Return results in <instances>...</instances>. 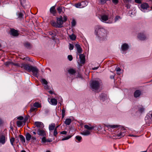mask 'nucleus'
I'll return each instance as SVG.
<instances>
[{
  "label": "nucleus",
  "instance_id": "24",
  "mask_svg": "<svg viewBox=\"0 0 152 152\" xmlns=\"http://www.w3.org/2000/svg\"><path fill=\"white\" fill-rule=\"evenodd\" d=\"M24 46L28 49H30L31 48V45L28 42H26L24 44Z\"/></svg>",
  "mask_w": 152,
  "mask_h": 152
},
{
  "label": "nucleus",
  "instance_id": "41",
  "mask_svg": "<svg viewBox=\"0 0 152 152\" xmlns=\"http://www.w3.org/2000/svg\"><path fill=\"white\" fill-rule=\"evenodd\" d=\"M74 48V45L72 44H71V43L69 44V49L70 50H72Z\"/></svg>",
  "mask_w": 152,
  "mask_h": 152
},
{
  "label": "nucleus",
  "instance_id": "2",
  "mask_svg": "<svg viewBox=\"0 0 152 152\" xmlns=\"http://www.w3.org/2000/svg\"><path fill=\"white\" fill-rule=\"evenodd\" d=\"M21 67L29 72L31 71L34 76L38 77L39 70L36 66H33L29 64L22 63Z\"/></svg>",
  "mask_w": 152,
  "mask_h": 152
},
{
  "label": "nucleus",
  "instance_id": "12",
  "mask_svg": "<svg viewBox=\"0 0 152 152\" xmlns=\"http://www.w3.org/2000/svg\"><path fill=\"white\" fill-rule=\"evenodd\" d=\"M121 48L123 51H125L129 48V46L126 43H124L122 45Z\"/></svg>",
  "mask_w": 152,
  "mask_h": 152
},
{
  "label": "nucleus",
  "instance_id": "20",
  "mask_svg": "<svg viewBox=\"0 0 152 152\" xmlns=\"http://www.w3.org/2000/svg\"><path fill=\"white\" fill-rule=\"evenodd\" d=\"M72 122L71 119L70 118L66 119L64 121L65 124L66 125H69Z\"/></svg>",
  "mask_w": 152,
  "mask_h": 152
},
{
  "label": "nucleus",
  "instance_id": "40",
  "mask_svg": "<svg viewBox=\"0 0 152 152\" xmlns=\"http://www.w3.org/2000/svg\"><path fill=\"white\" fill-rule=\"evenodd\" d=\"M75 6L77 8H81V4L80 3H78L75 4Z\"/></svg>",
  "mask_w": 152,
  "mask_h": 152
},
{
  "label": "nucleus",
  "instance_id": "44",
  "mask_svg": "<svg viewBox=\"0 0 152 152\" xmlns=\"http://www.w3.org/2000/svg\"><path fill=\"white\" fill-rule=\"evenodd\" d=\"M105 96L106 95H104L103 94H101L100 96L101 99L102 100V101H104V99H103V97H105Z\"/></svg>",
  "mask_w": 152,
  "mask_h": 152
},
{
  "label": "nucleus",
  "instance_id": "47",
  "mask_svg": "<svg viewBox=\"0 0 152 152\" xmlns=\"http://www.w3.org/2000/svg\"><path fill=\"white\" fill-rule=\"evenodd\" d=\"M12 62L7 61L5 63V65L6 66H8L10 64L12 65Z\"/></svg>",
  "mask_w": 152,
  "mask_h": 152
},
{
  "label": "nucleus",
  "instance_id": "23",
  "mask_svg": "<svg viewBox=\"0 0 152 152\" xmlns=\"http://www.w3.org/2000/svg\"><path fill=\"white\" fill-rule=\"evenodd\" d=\"M91 133L90 132L89 130H86L85 132H81V134L84 135H88Z\"/></svg>",
  "mask_w": 152,
  "mask_h": 152
},
{
  "label": "nucleus",
  "instance_id": "4",
  "mask_svg": "<svg viewBox=\"0 0 152 152\" xmlns=\"http://www.w3.org/2000/svg\"><path fill=\"white\" fill-rule=\"evenodd\" d=\"M149 7L148 4L146 3H143L140 5L139 8L142 11L144 12L145 10H147Z\"/></svg>",
  "mask_w": 152,
  "mask_h": 152
},
{
  "label": "nucleus",
  "instance_id": "8",
  "mask_svg": "<svg viewBox=\"0 0 152 152\" xmlns=\"http://www.w3.org/2000/svg\"><path fill=\"white\" fill-rule=\"evenodd\" d=\"M75 48L77 50V53L80 54L82 53V49L80 45L78 44H76L75 45Z\"/></svg>",
  "mask_w": 152,
  "mask_h": 152
},
{
  "label": "nucleus",
  "instance_id": "27",
  "mask_svg": "<svg viewBox=\"0 0 152 152\" xmlns=\"http://www.w3.org/2000/svg\"><path fill=\"white\" fill-rule=\"evenodd\" d=\"M20 141L22 143H24L25 142V137L22 135H20L19 136Z\"/></svg>",
  "mask_w": 152,
  "mask_h": 152
},
{
  "label": "nucleus",
  "instance_id": "13",
  "mask_svg": "<svg viewBox=\"0 0 152 152\" xmlns=\"http://www.w3.org/2000/svg\"><path fill=\"white\" fill-rule=\"evenodd\" d=\"M79 56L81 63L82 64H84L85 60V56L83 54H81L79 55Z\"/></svg>",
  "mask_w": 152,
  "mask_h": 152
},
{
  "label": "nucleus",
  "instance_id": "46",
  "mask_svg": "<svg viewBox=\"0 0 152 152\" xmlns=\"http://www.w3.org/2000/svg\"><path fill=\"white\" fill-rule=\"evenodd\" d=\"M57 134H58V132L57 131L56 129H55L54 130V131L53 135L55 136L56 137V136L57 135Z\"/></svg>",
  "mask_w": 152,
  "mask_h": 152
},
{
  "label": "nucleus",
  "instance_id": "31",
  "mask_svg": "<svg viewBox=\"0 0 152 152\" xmlns=\"http://www.w3.org/2000/svg\"><path fill=\"white\" fill-rule=\"evenodd\" d=\"M69 37L72 40H75L76 38V36L73 34L69 35Z\"/></svg>",
  "mask_w": 152,
  "mask_h": 152
},
{
  "label": "nucleus",
  "instance_id": "15",
  "mask_svg": "<svg viewBox=\"0 0 152 152\" xmlns=\"http://www.w3.org/2000/svg\"><path fill=\"white\" fill-rule=\"evenodd\" d=\"M141 91L140 90L136 91L134 93V97L137 98L141 94Z\"/></svg>",
  "mask_w": 152,
  "mask_h": 152
},
{
  "label": "nucleus",
  "instance_id": "10",
  "mask_svg": "<svg viewBox=\"0 0 152 152\" xmlns=\"http://www.w3.org/2000/svg\"><path fill=\"white\" fill-rule=\"evenodd\" d=\"M34 125L38 129H42L44 126L43 124L40 122H36L34 123Z\"/></svg>",
  "mask_w": 152,
  "mask_h": 152
},
{
  "label": "nucleus",
  "instance_id": "29",
  "mask_svg": "<svg viewBox=\"0 0 152 152\" xmlns=\"http://www.w3.org/2000/svg\"><path fill=\"white\" fill-rule=\"evenodd\" d=\"M52 25L54 27L60 28V26L58 25L57 22L56 23L55 22H53L52 23Z\"/></svg>",
  "mask_w": 152,
  "mask_h": 152
},
{
  "label": "nucleus",
  "instance_id": "57",
  "mask_svg": "<svg viewBox=\"0 0 152 152\" xmlns=\"http://www.w3.org/2000/svg\"><path fill=\"white\" fill-rule=\"evenodd\" d=\"M62 114L65 115V110L64 108H63L62 109Z\"/></svg>",
  "mask_w": 152,
  "mask_h": 152
},
{
  "label": "nucleus",
  "instance_id": "61",
  "mask_svg": "<svg viewBox=\"0 0 152 152\" xmlns=\"http://www.w3.org/2000/svg\"><path fill=\"white\" fill-rule=\"evenodd\" d=\"M52 142V140H51L46 139V142Z\"/></svg>",
  "mask_w": 152,
  "mask_h": 152
},
{
  "label": "nucleus",
  "instance_id": "3",
  "mask_svg": "<svg viewBox=\"0 0 152 152\" xmlns=\"http://www.w3.org/2000/svg\"><path fill=\"white\" fill-rule=\"evenodd\" d=\"M101 83L102 81L100 80H92L91 81L90 86L94 90H97L99 88Z\"/></svg>",
  "mask_w": 152,
  "mask_h": 152
},
{
  "label": "nucleus",
  "instance_id": "30",
  "mask_svg": "<svg viewBox=\"0 0 152 152\" xmlns=\"http://www.w3.org/2000/svg\"><path fill=\"white\" fill-rule=\"evenodd\" d=\"M17 124L18 127H21L22 126L23 123L22 121H18L17 122Z\"/></svg>",
  "mask_w": 152,
  "mask_h": 152
},
{
  "label": "nucleus",
  "instance_id": "36",
  "mask_svg": "<svg viewBox=\"0 0 152 152\" xmlns=\"http://www.w3.org/2000/svg\"><path fill=\"white\" fill-rule=\"evenodd\" d=\"M15 141V138L14 137H11L10 139V142L11 145H14L13 142Z\"/></svg>",
  "mask_w": 152,
  "mask_h": 152
},
{
  "label": "nucleus",
  "instance_id": "38",
  "mask_svg": "<svg viewBox=\"0 0 152 152\" xmlns=\"http://www.w3.org/2000/svg\"><path fill=\"white\" fill-rule=\"evenodd\" d=\"M12 65H14L15 66H16L17 67H21V65H20L18 63H13V62H12Z\"/></svg>",
  "mask_w": 152,
  "mask_h": 152
},
{
  "label": "nucleus",
  "instance_id": "6",
  "mask_svg": "<svg viewBox=\"0 0 152 152\" xmlns=\"http://www.w3.org/2000/svg\"><path fill=\"white\" fill-rule=\"evenodd\" d=\"M109 15L108 14H103L101 15L100 20L103 22H104L108 20Z\"/></svg>",
  "mask_w": 152,
  "mask_h": 152
},
{
  "label": "nucleus",
  "instance_id": "64",
  "mask_svg": "<svg viewBox=\"0 0 152 152\" xmlns=\"http://www.w3.org/2000/svg\"><path fill=\"white\" fill-rule=\"evenodd\" d=\"M126 7L127 8V9L129 8H130V6H129L128 4H126Z\"/></svg>",
  "mask_w": 152,
  "mask_h": 152
},
{
  "label": "nucleus",
  "instance_id": "34",
  "mask_svg": "<svg viewBox=\"0 0 152 152\" xmlns=\"http://www.w3.org/2000/svg\"><path fill=\"white\" fill-rule=\"evenodd\" d=\"M121 19V17L118 15L116 16L115 18V22H116Z\"/></svg>",
  "mask_w": 152,
  "mask_h": 152
},
{
  "label": "nucleus",
  "instance_id": "33",
  "mask_svg": "<svg viewBox=\"0 0 152 152\" xmlns=\"http://www.w3.org/2000/svg\"><path fill=\"white\" fill-rule=\"evenodd\" d=\"M41 82L42 83L45 85H47L48 83L47 81L44 78H42L41 79Z\"/></svg>",
  "mask_w": 152,
  "mask_h": 152
},
{
  "label": "nucleus",
  "instance_id": "28",
  "mask_svg": "<svg viewBox=\"0 0 152 152\" xmlns=\"http://www.w3.org/2000/svg\"><path fill=\"white\" fill-rule=\"evenodd\" d=\"M33 105L34 107H36L37 108H39L41 107V104L37 102H35L34 103Z\"/></svg>",
  "mask_w": 152,
  "mask_h": 152
},
{
  "label": "nucleus",
  "instance_id": "5",
  "mask_svg": "<svg viewBox=\"0 0 152 152\" xmlns=\"http://www.w3.org/2000/svg\"><path fill=\"white\" fill-rule=\"evenodd\" d=\"M10 34L14 37H17L18 36L19 34L18 31L14 28L11 29L10 31Z\"/></svg>",
  "mask_w": 152,
  "mask_h": 152
},
{
  "label": "nucleus",
  "instance_id": "37",
  "mask_svg": "<svg viewBox=\"0 0 152 152\" xmlns=\"http://www.w3.org/2000/svg\"><path fill=\"white\" fill-rule=\"evenodd\" d=\"M71 136H66L63 138L62 139V140H67L69 139L70 138H71Z\"/></svg>",
  "mask_w": 152,
  "mask_h": 152
},
{
  "label": "nucleus",
  "instance_id": "62",
  "mask_svg": "<svg viewBox=\"0 0 152 152\" xmlns=\"http://www.w3.org/2000/svg\"><path fill=\"white\" fill-rule=\"evenodd\" d=\"M25 58L27 60H28V61H31L30 59L29 58H28V57H27V58H25L23 59H25Z\"/></svg>",
  "mask_w": 152,
  "mask_h": 152
},
{
  "label": "nucleus",
  "instance_id": "32",
  "mask_svg": "<svg viewBox=\"0 0 152 152\" xmlns=\"http://www.w3.org/2000/svg\"><path fill=\"white\" fill-rule=\"evenodd\" d=\"M118 126L117 125H108L107 126V127H109L111 128H112L113 129L115 128H118Z\"/></svg>",
  "mask_w": 152,
  "mask_h": 152
},
{
  "label": "nucleus",
  "instance_id": "25",
  "mask_svg": "<svg viewBox=\"0 0 152 152\" xmlns=\"http://www.w3.org/2000/svg\"><path fill=\"white\" fill-rule=\"evenodd\" d=\"M55 124H51L49 126V129L50 131L53 130L55 129Z\"/></svg>",
  "mask_w": 152,
  "mask_h": 152
},
{
  "label": "nucleus",
  "instance_id": "60",
  "mask_svg": "<svg viewBox=\"0 0 152 152\" xmlns=\"http://www.w3.org/2000/svg\"><path fill=\"white\" fill-rule=\"evenodd\" d=\"M132 0H125V3H127L129 2H131Z\"/></svg>",
  "mask_w": 152,
  "mask_h": 152
},
{
  "label": "nucleus",
  "instance_id": "42",
  "mask_svg": "<svg viewBox=\"0 0 152 152\" xmlns=\"http://www.w3.org/2000/svg\"><path fill=\"white\" fill-rule=\"evenodd\" d=\"M57 10L59 13L61 12L62 11V7H58L57 9Z\"/></svg>",
  "mask_w": 152,
  "mask_h": 152
},
{
  "label": "nucleus",
  "instance_id": "26",
  "mask_svg": "<svg viewBox=\"0 0 152 152\" xmlns=\"http://www.w3.org/2000/svg\"><path fill=\"white\" fill-rule=\"evenodd\" d=\"M17 15L18 18L20 19H22L23 18V13L21 12H18L17 13Z\"/></svg>",
  "mask_w": 152,
  "mask_h": 152
},
{
  "label": "nucleus",
  "instance_id": "39",
  "mask_svg": "<svg viewBox=\"0 0 152 152\" xmlns=\"http://www.w3.org/2000/svg\"><path fill=\"white\" fill-rule=\"evenodd\" d=\"M76 138L79 142H80L82 139V137L79 136H77L76 137Z\"/></svg>",
  "mask_w": 152,
  "mask_h": 152
},
{
  "label": "nucleus",
  "instance_id": "52",
  "mask_svg": "<svg viewBox=\"0 0 152 152\" xmlns=\"http://www.w3.org/2000/svg\"><path fill=\"white\" fill-rule=\"evenodd\" d=\"M23 118L22 116H20L17 118V119L19 120H23Z\"/></svg>",
  "mask_w": 152,
  "mask_h": 152
},
{
  "label": "nucleus",
  "instance_id": "59",
  "mask_svg": "<svg viewBox=\"0 0 152 152\" xmlns=\"http://www.w3.org/2000/svg\"><path fill=\"white\" fill-rule=\"evenodd\" d=\"M31 139L33 140H35L36 139V138L35 137H31Z\"/></svg>",
  "mask_w": 152,
  "mask_h": 152
},
{
  "label": "nucleus",
  "instance_id": "48",
  "mask_svg": "<svg viewBox=\"0 0 152 152\" xmlns=\"http://www.w3.org/2000/svg\"><path fill=\"white\" fill-rule=\"evenodd\" d=\"M42 141L43 142H46V138H45V136H43V137H42Z\"/></svg>",
  "mask_w": 152,
  "mask_h": 152
},
{
  "label": "nucleus",
  "instance_id": "63",
  "mask_svg": "<svg viewBox=\"0 0 152 152\" xmlns=\"http://www.w3.org/2000/svg\"><path fill=\"white\" fill-rule=\"evenodd\" d=\"M120 70H121V69L120 68L118 67V68H117V69H116L117 71H120Z\"/></svg>",
  "mask_w": 152,
  "mask_h": 152
},
{
  "label": "nucleus",
  "instance_id": "11",
  "mask_svg": "<svg viewBox=\"0 0 152 152\" xmlns=\"http://www.w3.org/2000/svg\"><path fill=\"white\" fill-rule=\"evenodd\" d=\"M138 38L141 40H144L146 39L147 37L143 33H140L138 35Z\"/></svg>",
  "mask_w": 152,
  "mask_h": 152
},
{
  "label": "nucleus",
  "instance_id": "7",
  "mask_svg": "<svg viewBox=\"0 0 152 152\" xmlns=\"http://www.w3.org/2000/svg\"><path fill=\"white\" fill-rule=\"evenodd\" d=\"M64 21L63 20V18L62 16H61L59 18L57 19V23L59 26H60V28L62 27V25L63 24Z\"/></svg>",
  "mask_w": 152,
  "mask_h": 152
},
{
  "label": "nucleus",
  "instance_id": "50",
  "mask_svg": "<svg viewBox=\"0 0 152 152\" xmlns=\"http://www.w3.org/2000/svg\"><path fill=\"white\" fill-rule=\"evenodd\" d=\"M36 109V108H34L33 107H32L31 108V109L30 110V111L31 112H33V111H35V110Z\"/></svg>",
  "mask_w": 152,
  "mask_h": 152
},
{
  "label": "nucleus",
  "instance_id": "49",
  "mask_svg": "<svg viewBox=\"0 0 152 152\" xmlns=\"http://www.w3.org/2000/svg\"><path fill=\"white\" fill-rule=\"evenodd\" d=\"M112 2L115 4H116L118 3V0H112Z\"/></svg>",
  "mask_w": 152,
  "mask_h": 152
},
{
  "label": "nucleus",
  "instance_id": "55",
  "mask_svg": "<svg viewBox=\"0 0 152 152\" xmlns=\"http://www.w3.org/2000/svg\"><path fill=\"white\" fill-rule=\"evenodd\" d=\"M144 108L142 107L140 109L139 111L140 112L142 113L144 111Z\"/></svg>",
  "mask_w": 152,
  "mask_h": 152
},
{
  "label": "nucleus",
  "instance_id": "16",
  "mask_svg": "<svg viewBox=\"0 0 152 152\" xmlns=\"http://www.w3.org/2000/svg\"><path fill=\"white\" fill-rule=\"evenodd\" d=\"M50 102L51 104L54 105H56L57 103L56 99L55 98L51 99L50 100Z\"/></svg>",
  "mask_w": 152,
  "mask_h": 152
},
{
  "label": "nucleus",
  "instance_id": "51",
  "mask_svg": "<svg viewBox=\"0 0 152 152\" xmlns=\"http://www.w3.org/2000/svg\"><path fill=\"white\" fill-rule=\"evenodd\" d=\"M106 0H100V2L102 4H103L106 2Z\"/></svg>",
  "mask_w": 152,
  "mask_h": 152
},
{
  "label": "nucleus",
  "instance_id": "18",
  "mask_svg": "<svg viewBox=\"0 0 152 152\" xmlns=\"http://www.w3.org/2000/svg\"><path fill=\"white\" fill-rule=\"evenodd\" d=\"M25 137L26 140L28 141H29L31 137V135L29 133H26L25 135Z\"/></svg>",
  "mask_w": 152,
  "mask_h": 152
},
{
  "label": "nucleus",
  "instance_id": "19",
  "mask_svg": "<svg viewBox=\"0 0 152 152\" xmlns=\"http://www.w3.org/2000/svg\"><path fill=\"white\" fill-rule=\"evenodd\" d=\"M84 127L85 129H87L88 130H91L93 129L94 128V126H89L85 125L84 126Z\"/></svg>",
  "mask_w": 152,
  "mask_h": 152
},
{
  "label": "nucleus",
  "instance_id": "17",
  "mask_svg": "<svg viewBox=\"0 0 152 152\" xmlns=\"http://www.w3.org/2000/svg\"><path fill=\"white\" fill-rule=\"evenodd\" d=\"M124 135L125 134L124 132H121L116 135V137L118 138H120L123 137Z\"/></svg>",
  "mask_w": 152,
  "mask_h": 152
},
{
  "label": "nucleus",
  "instance_id": "53",
  "mask_svg": "<svg viewBox=\"0 0 152 152\" xmlns=\"http://www.w3.org/2000/svg\"><path fill=\"white\" fill-rule=\"evenodd\" d=\"M63 18H64V20H63L64 22H66L67 20V17L66 16H64Z\"/></svg>",
  "mask_w": 152,
  "mask_h": 152
},
{
  "label": "nucleus",
  "instance_id": "43",
  "mask_svg": "<svg viewBox=\"0 0 152 152\" xmlns=\"http://www.w3.org/2000/svg\"><path fill=\"white\" fill-rule=\"evenodd\" d=\"M68 58L69 61H71L73 59V57L71 55H69L68 56Z\"/></svg>",
  "mask_w": 152,
  "mask_h": 152
},
{
  "label": "nucleus",
  "instance_id": "54",
  "mask_svg": "<svg viewBox=\"0 0 152 152\" xmlns=\"http://www.w3.org/2000/svg\"><path fill=\"white\" fill-rule=\"evenodd\" d=\"M66 133L67 132L65 131H63L61 132V134H66Z\"/></svg>",
  "mask_w": 152,
  "mask_h": 152
},
{
  "label": "nucleus",
  "instance_id": "21",
  "mask_svg": "<svg viewBox=\"0 0 152 152\" xmlns=\"http://www.w3.org/2000/svg\"><path fill=\"white\" fill-rule=\"evenodd\" d=\"M68 72L71 75H74L76 73V70L73 69H70L68 70Z\"/></svg>",
  "mask_w": 152,
  "mask_h": 152
},
{
  "label": "nucleus",
  "instance_id": "22",
  "mask_svg": "<svg viewBox=\"0 0 152 152\" xmlns=\"http://www.w3.org/2000/svg\"><path fill=\"white\" fill-rule=\"evenodd\" d=\"M50 12L53 14H54L56 13V10H55V6L52 7L50 9Z\"/></svg>",
  "mask_w": 152,
  "mask_h": 152
},
{
  "label": "nucleus",
  "instance_id": "35",
  "mask_svg": "<svg viewBox=\"0 0 152 152\" xmlns=\"http://www.w3.org/2000/svg\"><path fill=\"white\" fill-rule=\"evenodd\" d=\"M48 33V34L51 35H53L54 36H55L56 35V32L54 31H49Z\"/></svg>",
  "mask_w": 152,
  "mask_h": 152
},
{
  "label": "nucleus",
  "instance_id": "58",
  "mask_svg": "<svg viewBox=\"0 0 152 152\" xmlns=\"http://www.w3.org/2000/svg\"><path fill=\"white\" fill-rule=\"evenodd\" d=\"M44 111H45V113L46 114H47L49 112V110L48 109H45Z\"/></svg>",
  "mask_w": 152,
  "mask_h": 152
},
{
  "label": "nucleus",
  "instance_id": "9",
  "mask_svg": "<svg viewBox=\"0 0 152 152\" xmlns=\"http://www.w3.org/2000/svg\"><path fill=\"white\" fill-rule=\"evenodd\" d=\"M37 134L39 136H45V131L40 129H38L37 131Z\"/></svg>",
  "mask_w": 152,
  "mask_h": 152
},
{
  "label": "nucleus",
  "instance_id": "56",
  "mask_svg": "<svg viewBox=\"0 0 152 152\" xmlns=\"http://www.w3.org/2000/svg\"><path fill=\"white\" fill-rule=\"evenodd\" d=\"M135 2L137 3H141V0H135Z\"/></svg>",
  "mask_w": 152,
  "mask_h": 152
},
{
  "label": "nucleus",
  "instance_id": "1",
  "mask_svg": "<svg viewBox=\"0 0 152 152\" xmlns=\"http://www.w3.org/2000/svg\"><path fill=\"white\" fill-rule=\"evenodd\" d=\"M95 33L101 41L104 40L106 39L107 34V31L101 26H96Z\"/></svg>",
  "mask_w": 152,
  "mask_h": 152
},
{
  "label": "nucleus",
  "instance_id": "45",
  "mask_svg": "<svg viewBox=\"0 0 152 152\" xmlns=\"http://www.w3.org/2000/svg\"><path fill=\"white\" fill-rule=\"evenodd\" d=\"M76 24V21L75 20H73L72 22V26H74Z\"/></svg>",
  "mask_w": 152,
  "mask_h": 152
},
{
  "label": "nucleus",
  "instance_id": "14",
  "mask_svg": "<svg viewBox=\"0 0 152 152\" xmlns=\"http://www.w3.org/2000/svg\"><path fill=\"white\" fill-rule=\"evenodd\" d=\"M5 142V137L4 135H2L0 136V143L3 144Z\"/></svg>",
  "mask_w": 152,
  "mask_h": 152
}]
</instances>
